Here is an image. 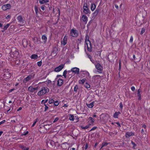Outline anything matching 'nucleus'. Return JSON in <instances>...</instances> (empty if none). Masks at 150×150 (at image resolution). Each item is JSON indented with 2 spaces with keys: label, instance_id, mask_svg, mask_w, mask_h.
I'll list each match as a JSON object with an SVG mask.
<instances>
[{
  "label": "nucleus",
  "instance_id": "f257e3e1",
  "mask_svg": "<svg viewBox=\"0 0 150 150\" xmlns=\"http://www.w3.org/2000/svg\"><path fill=\"white\" fill-rule=\"evenodd\" d=\"M49 91V89L47 87H42L38 92L37 94L39 96H42L45 95Z\"/></svg>",
  "mask_w": 150,
  "mask_h": 150
},
{
  "label": "nucleus",
  "instance_id": "f03ea898",
  "mask_svg": "<svg viewBox=\"0 0 150 150\" xmlns=\"http://www.w3.org/2000/svg\"><path fill=\"white\" fill-rule=\"evenodd\" d=\"M85 42H86L85 47L87 46V50L89 52H91L92 50L91 43L89 40V38L88 35L86 36Z\"/></svg>",
  "mask_w": 150,
  "mask_h": 150
},
{
  "label": "nucleus",
  "instance_id": "7ed1b4c3",
  "mask_svg": "<svg viewBox=\"0 0 150 150\" xmlns=\"http://www.w3.org/2000/svg\"><path fill=\"white\" fill-rule=\"evenodd\" d=\"M79 35V32L78 30L75 28H73L70 31V35L73 37L76 38Z\"/></svg>",
  "mask_w": 150,
  "mask_h": 150
},
{
  "label": "nucleus",
  "instance_id": "20e7f679",
  "mask_svg": "<svg viewBox=\"0 0 150 150\" xmlns=\"http://www.w3.org/2000/svg\"><path fill=\"white\" fill-rule=\"evenodd\" d=\"M11 53L13 54V57L15 58L17 57L19 54L18 50L15 47H12L11 49Z\"/></svg>",
  "mask_w": 150,
  "mask_h": 150
},
{
  "label": "nucleus",
  "instance_id": "39448f33",
  "mask_svg": "<svg viewBox=\"0 0 150 150\" xmlns=\"http://www.w3.org/2000/svg\"><path fill=\"white\" fill-rule=\"evenodd\" d=\"M95 67L98 70V72L99 74H101L102 72L103 68V67L99 63H98L95 64Z\"/></svg>",
  "mask_w": 150,
  "mask_h": 150
},
{
  "label": "nucleus",
  "instance_id": "423d86ee",
  "mask_svg": "<svg viewBox=\"0 0 150 150\" xmlns=\"http://www.w3.org/2000/svg\"><path fill=\"white\" fill-rule=\"evenodd\" d=\"M61 147L63 149L68 150L70 147V144L67 142H65L61 144Z\"/></svg>",
  "mask_w": 150,
  "mask_h": 150
},
{
  "label": "nucleus",
  "instance_id": "0eeeda50",
  "mask_svg": "<svg viewBox=\"0 0 150 150\" xmlns=\"http://www.w3.org/2000/svg\"><path fill=\"white\" fill-rule=\"evenodd\" d=\"M79 68L75 67L71 68V70L68 71L69 72L72 71L75 74H79Z\"/></svg>",
  "mask_w": 150,
  "mask_h": 150
},
{
  "label": "nucleus",
  "instance_id": "6e6552de",
  "mask_svg": "<svg viewBox=\"0 0 150 150\" xmlns=\"http://www.w3.org/2000/svg\"><path fill=\"white\" fill-rule=\"evenodd\" d=\"M88 125L90 126L91 125H94V123L95 122V120L92 117H89L88 119Z\"/></svg>",
  "mask_w": 150,
  "mask_h": 150
},
{
  "label": "nucleus",
  "instance_id": "1a4fd4ad",
  "mask_svg": "<svg viewBox=\"0 0 150 150\" xmlns=\"http://www.w3.org/2000/svg\"><path fill=\"white\" fill-rule=\"evenodd\" d=\"M11 6L9 4L3 5L1 7V8L3 10L6 11L7 9H11Z\"/></svg>",
  "mask_w": 150,
  "mask_h": 150
},
{
  "label": "nucleus",
  "instance_id": "9d476101",
  "mask_svg": "<svg viewBox=\"0 0 150 150\" xmlns=\"http://www.w3.org/2000/svg\"><path fill=\"white\" fill-rule=\"evenodd\" d=\"M64 66V64H63L60 65L59 66L55 68L54 69V71L56 72H59L63 68Z\"/></svg>",
  "mask_w": 150,
  "mask_h": 150
},
{
  "label": "nucleus",
  "instance_id": "9b49d317",
  "mask_svg": "<svg viewBox=\"0 0 150 150\" xmlns=\"http://www.w3.org/2000/svg\"><path fill=\"white\" fill-rule=\"evenodd\" d=\"M17 19L19 23H24V20L22 16L20 15L17 17Z\"/></svg>",
  "mask_w": 150,
  "mask_h": 150
},
{
  "label": "nucleus",
  "instance_id": "f8f14e48",
  "mask_svg": "<svg viewBox=\"0 0 150 150\" xmlns=\"http://www.w3.org/2000/svg\"><path fill=\"white\" fill-rule=\"evenodd\" d=\"M10 24L9 23H8L6 24H4V27L2 28H1V32L3 33H4V32H5V31L9 27L10 25Z\"/></svg>",
  "mask_w": 150,
  "mask_h": 150
},
{
  "label": "nucleus",
  "instance_id": "ddd939ff",
  "mask_svg": "<svg viewBox=\"0 0 150 150\" xmlns=\"http://www.w3.org/2000/svg\"><path fill=\"white\" fill-rule=\"evenodd\" d=\"M82 19L85 24L87 23L88 21V18L86 16L84 15H83L82 17Z\"/></svg>",
  "mask_w": 150,
  "mask_h": 150
},
{
  "label": "nucleus",
  "instance_id": "4468645a",
  "mask_svg": "<svg viewBox=\"0 0 150 150\" xmlns=\"http://www.w3.org/2000/svg\"><path fill=\"white\" fill-rule=\"evenodd\" d=\"M11 76V74L9 72H6L4 75V77L5 79H8Z\"/></svg>",
  "mask_w": 150,
  "mask_h": 150
},
{
  "label": "nucleus",
  "instance_id": "2eb2a0df",
  "mask_svg": "<svg viewBox=\"0 0 150 150\" xmlns=\"http://www.w3.org/2000/svg\"><path fill=\"white\" fill-rule=\"evenodd\" d=\"M83 8V12L86 14H90L91 11L88 7L84 8Z\"/></svg>",
  "mask_w": 150,
  "mask_h": 150
},
{
  "label": "nucleus",
  "instance_id": "dca6fc26",
  "mask_svg": "<svg viewBox=\"0 0 150 150\" xmlns=\"http://www.w3.org/2000/svg\"><path fill=\"white\" fill-rule=\"evenodd\" d=\"M67 38L66 36H65L63 38L62 41L61 42V43L64 46L67 43Z\"/></svg>",
  "mask_w": 150,
  "mask_h": 150
},
{
  "label": "nucleus",
  "instance_id": "f3484780",
  "mask_svg": "<svg viewBox=\"0 0 150 150\" xmlns=\"http://www.w3.org/2000/svg\"><path fill=\"white\" fill-rule=\"evenodd\" d=\"M56 143V142H55L52 140H49L47 142V144L48 145H49L51 146H52L53 147L55 146V144Z\"/></svg>",
  "mask_w": 150,
  "mask_h": 150
},
{
  "label": "nucleus",
  "instance_id": "a211bd4d",
  "mask_svg": "<svg viewBox=\"0 0 150 150\" xmlns=\"http://www.w3.org/2000/svg\"><path fill=\"white\" fill-rule=\"evenodd\" d=\"M34 42L35 44H40L41 41L40 38H38L37 37H35L34 38Z\"/></svg>",
  "mask_w": 150,
  "mask_h": 150
},
{
  "label": "nucleus",
  "instance_id": "6ab92c4d",
  "mask_svg": "<svg viewBox=\"0 0 150 150\" xmlns=\"http://www.w3.org/2000/svg\"><path fill=\"white\" fill-rule=\"evenodd\" d=\"M32 77V75L31 74L27 76L26 78L24 79L23 80V81L24 82L26 83L29 81Z\"/></svg>",
  "mask_w": 150,
  "mask_h": 150
},
{
  "label": "nucleus",
  "instance_id": "aec40b11",
  "mask_svg": "<svg viewBox=\"0 0 150 150\" xmlns=\"http://www.w3.org/2000/svg\"><path fill=\"white\" fill-rule=\"evenodd\" d=\"M100 10V8L98 7L96 8L95 11L93 13V16H96L99 13Z\"/></svg>",
  "mask_w": 150,
  "mask_h": 150
},
{
  "label": "nucleus",
  "instance_id": "412c9836",
  "mask_svg": "<svg viewBox=\"0 0 150 150\" xmlns=\"http://www.w3.org/2000/svg\"><path fill=\"white\" fill-rule=\"evenodd\" d=\"M63 83V79H59L57 81V86H60L62 85Z\"/></svg>",
  "mask_w": 150,
  "mask_h": 150
},
{
  "label": "nucleus",
  "instance_id": "4be33fe9",
  "mask_svg": "<svg viewBox=\"0 0 150 150\" xmlns=\"http://www.w3.org/2000/svg\"><path fill=\"white\" fill-rule=\"evenodd\" d=\"M96 5L95 4L91 3V9L92 11H93L96 8Z\"/></svg>",
  "mask_w": 150,
  "mask_h": 150
},
{
  "label": "nucleus",
  "instance_id": "5701e85b",
  "mask_svg": "<svg viewBox=\"0 0 150 150\" xmlns=\"http://www.w3.org/2000/svg\"><path fill=\"white\" fill-rule=\"evenodd\" d=\"M94 103L95 102L93 101L89 104L86 103V105L88 108H92L94 106Z\"/></svg>",
  "mask_w": 150,
  "mask_h": 150
},
{
  "label": "nucleus",
  "instance_id": "b1692460",
  "mask_svg": "<svg viewBox=\"0 0 150 150\" xmlns=\"http://www.w3.org/2000/svg\"><path fill=\"white\" fill-rule=\"evenodd\" d=\"M134 135V133L131 132H127L126 133V137L127 138H128L131 136H132Z\"/></svg>",
  "mask_w": 150,
  "mask_h": 150
},
{
  "label": "nucleus",
  "instance_id": "393cba45",
  "mask_svg": "<svg viewBox=\"0 0 150 150\" xmlns=\"http://www.w3.org/2000/svg\"><path fill=\"white\" fill-rule=\"evenodd\" d=\"M120 114V112H116L114 114L113 117L115 118H118V115Z\"/></svg>",
  "mask_w": 150,
  "mask_h": 150
},
{
  "label": "nucleus",
  "instance_id": "a878e982",
  "mask_svg": "<svg viewBox=\"0 0 150 150\" xmlns=\"http://www.w3.org/2000/svg\"><path fill=\"white\" fill-rule=\"evenodd\" d=\"M44 41V42L45 43L47 41V38L46 36L45 35H42V38H41Z\"/></svg>",
  "mask_w": 150,
  "mask_h": 150
},
{
  "label": "nucleus",
  "instance_id": "bb28decb",
  "mask_svg": "<svg viewBox=\"0 0 150 150\" xmlns=\"http://www.w3.org/2000/svg\"><path fill=\"white\" fill-rule=\"evenodd\" d=\"M49 1V0H39V3L41 4H42L45 3H46L48 2Z\"/></svg>",
  "mask_w": 150,
  "mask_h": 150
},
{
  "label": "nucleus",
  "instance_id": "cd10ccee",
  "mask_svg": "<svg viewBox=\"0 0 150 150\" xmlns=\"http://www.w3.org/2000/svg\"><path fill=\"white\" fill-rule=\"evenodd\" d=\"M30 58L32 59H37L38 58V56L37 54H33L32 55Z\"/></svg>",
  "mask_w": 150,
  "mask_h": 150
},
{
  "label": "nucleus",
  "instance_id": "c85d7f7f",
  "mask_svg": "<svg viewBox=\"0 0 150 150\" xmlns=\"http://www.w3.org/2000/svg\"><path fill=\"white\" fill-rule=\"evenodd\" d=\"M20 147L23 150H29V148L26 147L23 145H21Z\"/></svg>",
  "mask_w": 150,
  "mask_h": 150
},
{
  "label": "nucleus",
  "instance_id": "c756f323",
  "mask_svg": "<svg viewBox=\"0 0 150 150\" xmlns=\"http://www.w3.org/2000/svg\"><path fill=\"white\" fill-rule=\"evenodd\" d=\"M69 119L71 121H74V117L73 115L72 114H70Z\"/></svg>",
  "mask_w": 150,
  "mask_h": 150
},
{
  "label": "nucleus",
  "instance_id": "7c9ffc66",
  "mask_svg": "<svg viewBox=\"0 0 150 150\" xmlns=\"http://www.w3.org/2000/svg\"><path fill=\"white\" fill-rule=\"evenodd\" d=\"M92 97L91 96L89 95L86 99V100L88 101H91L92 100Z\"/></svg>",
  "mask_w": 150,
  "mask_h": 150
},
{
  "label": "nucleus",
  "instance_id": "2f4dec72",
  "mask_svg": "<svg viewBox=\"0 0 150 150\" xmlns=\"http://www.w3.org/2000/svg\"><path fill=\"white\" fill-rule=\"evenodd\" d=\"M34 88H33L32 86H30L28 88V91L33 92L34 91Z\"/></svg>",
  "mask_w": 150,
  "mask_h": 150
},
{
  "label": "nucleus",
  "instance_id": "473e14b6",
  "mask_svg": "<svg viewBox=\"0 0 150 150\" xmlns=\"http://www.w3.org/2000/svg\"><path fill=\"white\" fill-rule=\"evenodd\" d=\"M89 127H90V126L88 125H86L85 127H84L83 126H81V128L82 129H87Z\"/></svg>",
  "mask_w": 150,
  "mask_h": 150
},
{
  "label": "nucleus",
  "instance_id": "72a5a7b5",
  "mask_svg": "<svg viewBox=\"0 0 150 150\" xmlns=\"http://www.w3.org/2000/svg\"><path fill=\"white\" fill-rule=\"evenodd\" d=\"M108 144V143L105 142H103L102 145L101 146V148H103L105 146H107Z\"/></svg>",
  "mask_w": 150,
  "mask_h": 150
},
{
  "label": "nucleus",
  "instance_id": "f704fd0d",
  "mask_svg": "<svg viewBox=\"0 0 150 150\" xmlns=\"http://www.w3.org/2000/svg\"><path fill=\"white\" fill-rule=\"evenodd\" d=\"M54 105L55 106H57L59 105V102L57 100L56 101H54Z\"/></svg>",
  "mask_w": 150,
  "mask_h": 150
},
{
  "label": "nucleus",
  "instance_id": "c9c22d12",
  "mask_svg": "<svg viewBox=\"0 0 150 150\" xmlns=\"http://www.w3.org/2000/svg\"><path fill=\"white\" fill-rule=\"evenodd\" d=\"M82 38H79L77 39L76 40V42L78 44L80 43L82 41Z\"/></svg>",
  "mask_w": 150,
  "mask_h": 150
},
{
  "label": "nucleus",
  "instance_id": "e433bc0d",
  "mask_svg": "<svg viewBox=\"0 0 150 150\" xmlns=\"http://www.w3.org/2000/svg\"><path fill=\"white\" fill-rule=\"evenodd\" d=\"M78 87L77 85H75L74 87V92H76L78 89Z\"/></svg>",
  "mask_w": 150,
  "mask_h": 150
},
{
  "label": "nucleus",
  "instance_id": "4c0bfd02",
  "mask_svg": "<svg viewBox=\"0 0 150 150\" xmlns=\"http://www.w3.org/2000/svg\"><path fill=\"white\" fill-rule=\"evenodd\" d=\"M54 100L53 99H49L48 102L49 104H51L52 103H54Z\"/></svg>",
  "mask_w": 150,
  "mask_h": 150
},
{
  "label": "nucleus",
  "instance_id": "58836bf2",
  "mask_svg": "<svg viewBox=\"0 0 150 150\" xmlns=\"http://www.w3.org/2000/svg\"><path fill=\"white\" fill-rule=\"evenodd\" d=\"M35 11V13L37 14L38 13V7L35 6L34 8Z\"/></svg>",
  "mask_w": 150,
  "mask_h": 150
},
{
  "label": "nucleus",
  "instance_id": "ea45409f",
  "mask_svg": "<svg viewBox=\"0 0 150 150\" xmlns=\"http://www.w3.org/2000/svg\"><path fill=\"white\" fill-rule=\"evenodd\" d=\"M38 120V119L37 118L35 119V120L34 122L33 123V124H32V125L31 126L32 127H33L36 124V123L37 122Z\"/></svg>",
  "mask_w": 150,
  "mask_h": 150
},
{
  "label": "nucleus",
  "instance_id": "a19ab883",
  "mask_svg": "<svg viewBox=\"0 0 150 150\" xmlns=\"http://www.w3.org/2000/svg\"><path fill=\"white\" fill-rule=\"evenodd\" d=\"M67 73V71L66 70H65L64 71L63 73V76L65 77H66V74Z\"/></svg>",
  "mask_w": 150,
  "mask_h": 150
},
{
  "label": "nucleus",
  "instance_id": "79ce46f5",
  "mask_svg": "<svg viewBox=\"0 0 150 150\" xmlns=\"http://www.w3.org/2000/svg\"><path fill=\"white\" fill-rule=\"evenodd\" d=\"M42 61H40L38 62H37V64L38 65L39 67H40L42 65Z\"/></svg>",
  "mask_w": 150,
  "mask_h": 150
},
{
  "label": "nucleus",
  "instance_id": "37998d69",
  "mask_svg": "<svg viewBox=\"0 0 150 150\" xmlns=\"http://www.w3.org/2000/svg\"><path fill=\"white\" fill-rule=\"evenodd\" d=\"M85 87H86L87 88H89L90 87V85L87 83H86L85 84Z\"/></svg>",
  "mask_w": 150,
  "mask_h": 150
},
{
  "label": "nucleus",
  "instance_id": "c03bdc74",
  "mask_svg": "<svg viewBox=\"0 0 150 150\" xmlns=\"http://www.w3.org/2000/svg\"><path fill=\"white\" fill-rule=\"evenodd\" d=\"M90 61L92 62L93 63L94 65H95V64H96L97 63L96 62V61L94 60L92 58H90Z\"/></svg>",
  "mask_w": 150,
  "mask_h": 150
},
{
  "label": "nucleus",
  "instance_id": "a18cd8bd",
  "mask_svg": "<svg viewBox=\"0 0 150 150\" xmlns=\"http://www.w3.org/2000/svg\"><path fill=\"white\" fill-rule=\"evenodd\" d=\"M44 105L45 106L44 111L45 112H46L47 110V109H48V107L45 104Z\"/></svg>",
  "mask_w": 150,
  "mask_h": 150
},
{
  "label": "nucleus",
  "instance_id": "49530a36",
  "mask_svg": "<svg viewBox=\"0 0 150 150\" xmlns=\"http://www.w3.org/2000/svg\"><path fill=\"white\" fill-rule=\"evenodd\" d=\"M145 31V29L144 28H142L140 34L142 35Z\"/></svg>",
  "mask_w": 150,
  "mask_h": 150
},
{
  "label": "nucleus",
  "instance_id": "de8ad7c7",
  "mask_svg": "<svg viewBox=\"0 0 150 150\" xmlns=\"http://www.w3.org/2000/svg\"><path fill=\"white\" fill-rule=\"evenodd\" d=\"M87 7H88L87 3H84L83 6V8H86Z\"/></svg>",
  "mask_w": 150,
  "mask_h": 150
},
{
  "label": "nucleus",
  "instance_id": "09e8293b",
  "mask_svg": "<svg viewBox=\"0 0 150 150\" xmlns=\"http://www.w3.org/2000/svg\"><path fill=\"white\" fill-rule=\"evenodd\" d=\"M133 36H131L130 37V40H129L130 42L132 43L133 42Z\"/></svg>",
  "mask_w": 150,
  "mask_h": 150
},
{
  "label": "nucleus",
  "instance_id": "8fccbe9b",
  "mask_svg": "<svg viewBox=\"0 0 150 150\" xmlns=\"http://www.w3.org/2000/svg\"><path fill=\"white\" fill-rule=\"evenodd\" d=\"M4 23L2 21H0V27L1 29L3 28V24Z\"/></svg>",
  "mask_w": 150,
  "mask_h": 150
},
{
  "label": "nucleus",
  "instance_id": "3c124183",
  "mask_svg": "<svg viewBox=\"0 0 150 150\" xmlns=\"http://www.w3.org/2000/svg\"><path fill=\"white\" fill-rule=\"evenodd\" d=\"M11 110V107L9 108V109L7 111H6L4 113L6 114H7L8 113V112L9 111H10Z\"/></svg>",
  "mask_w": 150,
  "mask_h": 150
},
{
  "label": "nucleus",
  "instance_id": "603ef678",
  "mask_svg": "<svg viewBox=\"0 0 150 150\" xmlns=\"http://www.w3.org/2000/svg\"><path fill=\"white\" fill-rule=\"evenodd\" d=\"M3 66V62L2 61H0V67H2Z\"/></svg>",
  "mask_w": 150,
  "mask_h": 150
},
{
  "label": "nucleus",
  "instance_id": "864d4df0",
  "mask_svg": "<svg viewBox=\"0 0 150 150\" xmlns=\"http://www.w3.org/2000/svg\"><path fill=\"white\" fill-rule=\"evenodd\" d=\"M59 118L58 117H56L53 121V122H57L59 120Z\"/></svg>",
  "mask_w": 150,
  "mask_h": 150
},
{
  "label": "nucleus",
  "instance_id": "5fc2aeb1",
  "mask_svg": "<svg viewBox=\"0 0 150 150\" xmlns=\"http://www.w3.org/2000/svg\"><path fill=\"white\" fill-rule=\"evenodd\" d=\"M97 128L96 127H93L90 130V131H92L95 130Z\"/></svg>",
  "mask_w": 150,
  "mask_h": 150
},
{
  "label": "nucleus",
  "instance_id": "6e6d98bb",
  "mask_svg": "<svg viewBox=\"0 0 150 150\" xmlns=\"http://www.w3.org/2000/svg\"><path fill=\"white\" fill-rule=\"evenodd\" d=\"M140 92V91L139 89L137 91V93L138 96H141Z\"/></svg>",
  "mask_w": 150,
  "mask_h": 150
},
{
  "label": "nucleus",
  "instance_id": "4d7b16f0",
  "mask_svg": "<svg viewBox=\"0 0 150 150\" xmlns=\"http://www.w3.org/2000/svg\"><path fill=\"white\" fill-rule=\"evenodd\" d=\"M6 122V120H4L0 122V125Z\"/></svg>",
  "mask_w": 150,
  "mask_h": 150
},
{
  "label": "nucleus",
  "instance_id": "13d9d810",
  "mask_svg": "<svg viewBox=\"0 0 150 150\" xmlns=\"http://www.w3.org/2000/svg\"><path fill=\"white\" fill-rule=\"evenodd\" d=\"M41 8L42 11H44L45 10V7L44 6H42L41 7Z\"/></svg>",
  "mask_w": 150,
  "mask_h": 150
},
{
  "label": "nucleus",
  "instance_id": "bf43d9fd",
  "mask_svg": "<svg viewBox=\"0 0 150 150\" xmlns=\"http://www.w3.org/2000/svg\"><path fill=\"white\" fill-rule=\"evenodd\" d=\"M11 16L10 15H8L6 17V19H8L10 18Z\"/></svg>",
  "mask_w": 150,
  "mask_h": 150
},
{
  "label": "nucleus",
  "instance_id": "052dcab7",
  "mask_svg": "<svg viewBox=\"0 0 150 150\" xmlns=\"http://www.w3.org/2000/svg\"><path fill=\"white\" fill-rule=\"evenodd\" d=\"M85 80V79H83L81 80V82L82 83H84Z\"/></svg>",
  "mask_w": 150,
  "mask_h": 150
},
{
  "label": "nucleus",
  "instance_id": "680f3d73",
  "mask_svg": "<svg viewBox=\"0 0 150 150\" xmlns=\"http://www.w3.org/2000/svg\"><path fill=\"white\" fill-rule=\"evenodd\" d=\"M131 89L132 91H134L135 90V88L134 86H132L131 88Z\"/></svg>",
  "mask_w": 150,
  "mask_h": 150
},
{
  "label": "nucleus",
  "instance_id": "e2e57ef3",
  "mask_svg": "<svg viewBox=\"0 0 150 150\" xmlns=\"http://www.w3.org/2000/svg\"><path fill=\"white\" fill-rule=\"evenodd\" d=\"M121 69V62L120 61V62H119V70H120Z\"/></svg>",
  "mask_w": 150,
  "mask_h": 150
},
{
  "label": "nucleus",
  "instance_id": "0e129e2a",
  "mask_svg": "<svg viewBox=\"0 0 150 150\" xmlns=\"http://www.w3.org/2000/svg\"><path fill=\"white\" fill-rule=\"evenodd\" d=\"M28 132H29L28 131H27L23 134V135L25 136L26 135H27V134H28Z\"/></svg>",
  "mask_w": 150,
  "mask_h": 150
},
{
  "label": "nucleus",
  "instance_id": "69168bd1",
  "mask_svg": "<svg viewBox=\"0 0 150 150\" xmlns=\"http://www.w3.org/2000/svg\"><path fill=\"white\" fill-rule=\"evenodd\" d=\"M14 90V88H13V89H10V90H9L8 92L9 93H11V92H12V91H13Z\"/></svg>",
  "mask_w": 150,
  "mask_h": 150
},
{
  "label": "nucleus",
  "instance_id": "338daca9",
  "mask_svg": "<svg viewBox=\"0 0 150 150\" xmlns=\"http://www.w3.org/2000/svg\"><path fill=\"white\" fill-rule=\"evenodd\" d=\"M88 145L87 143H86L85 145V149H87L88 147Z\"/></svg>",
  "mask_w": 150,
  "mask_h": 150
},
{
  "label": "nucleus",
  "instance_id": "774afa93",
  "mask_svg": "<svg viewBox=\"0 0 150 150\" xmlns=\"http://www.w3.org/2000/svg\"><path fill=\"white\" fill-rule=\"evenodd\" d=\"M22 109V108L21 107H19L18 109L17 110L18 111L21 110Z\"/></svg>",
  "mask_w": 150,
  "mask_h": 150
}]
</instances>
